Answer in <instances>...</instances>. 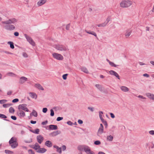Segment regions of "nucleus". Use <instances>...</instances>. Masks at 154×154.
Returning a JSON list of instances; mask_svg holds the SVG:
<instances>
[{"instance_id": "obj_1", "label": "nucleus", "mask_w": 154, "mask_h": 154, "mask_svg": "<svg viewBox=\"0 0 154 154\" xmlns=\"http://www.w3.org/2000/svg\"><path fill=\"white\" fill-rule=\"evenodd\" d=\"M17 21V20L15 18H12L9 19L6 21L2 22V24H6L5 25L4 27L8 30L12 31L15 29V27L13 25L11 24L14 23Z\"/></svg>"}, {"instance_id": "obj_2", "label": "nucleus", "mask_w": 154, "mask_h": 154, "mask_svg": "<svg viewBox=\"0 0 154 154\" xmlns=\"http://www.w3.org/2000/svg\"><path fill=\"white\" fill-rule=\"evenodd\" d=\"M78 149L80 151L84 150L87 154H94V152L91 150L90 148L87 146L80 145L78 146Z\"/></svg>"}, {"instance_id": "obj_3", "label": "nucleus", "mask_w": 154, "mask_h": 154, "mask_svg": "<svg viewBox=\"0 0 154 154\" xmlns=\"http://www.w3.org/2000/svg\"><path fill=\"white\" fill-rule=\"evenodd\" d=\"M9 143L10 146L13 149L17 147L18 145L17 139L15 137H12L9 141Z\"/></svg>"}, {"instance_id": "obj_4", "label": "nucleus", "mask_w": 154, "mask_h": 154, "mask_svg": "<svg viewBox=\"0 0 154 154\" xmlns=\"http://www.w3.org/2000/svg\"><path fill=\"white\" fill-rule=\"evenodd\" d=\"M131 5V2L129 0L123 1L121 2L120 4L121 7L122 8H127L129 7Z\"/></svg>"}, {"instance_id": "obj_5", "label": "nucleus", "mask_w": 154, "mask_h": 154, "mask_svg": "<svg viewBox=\"0 0 154 154\" xmlns=\"http://www.w3.org/2000/svg\"><path fill=\"white\" fill-rule=\"evenodd\" d=\"M54 48L57 50L61 51H66L67 50L66 47L63 45H61L59 44L55 45Z\"/></svg>"}, {"instance_id": "obj_6", "label": "nucleus", "mask_w": 154, "mask_h": 154, "mask_svg": "<svg viewBox=\"0 0 154 154\" xmlns=\"http://www.w3.org/2000/svg\"><path fill=\"white\" fill-rule=\"evenodd\" d=\"M24 36L27 39V41L29 42L31 45L33 46L35 45V43L32 40L30 37L28 36L26 34H25Z\"/></svg>"}, {"instance_id": "obj_7", "label": "nucleus", "mask_w": 154, "mask_h": 154, "mask_svg": "<svg viewBox=\"0 0 154 154\" xmlns=\"http://www.w3.org/2000/svg\"><path fill=\"white\" fill-rule=\"evenodd\" d=\"M26 104H21L19 105L18 109L21 110H23L25 111L28 112L29 110L28 108L26 107Z\"/></svg>"}, {"instance_id": "obj_8", "label": "nucleus", "mask_w": 154, "mask_h": 154, "mask_svg": "<svg viewBox=\"0 0 154 154\" xmlns=\"http://www.w3.org/2000/svg\"><path fill=\"white\" fill-rule=\"evenodd\" d=\"M103 131V126L101 124H100V126L98 131L97 134L98 136H100L101 135Z\"/></svg>"}, {"instance_id": "obj_9", "label": "nucleus", "mask_w": 154, "mask_h": 154, "mask_svg": "<svg viewBox=\"0 0 154 154\" xmlns=\"http://www.w3.org/2000/svg\"><path fill=\"white\" fill-rule=\"evenodd\" d=\"M27 79L26 77L24 76L21 77L19 80V83L20 84H23L26 81Z\"/></svg>"}, {"instance_id": "obj_10", "label": "nucleus", "mask_w": 154, "mask_h": 154, "mask_svg": "<svg viewBox=\"0 0 154 154\" xmlns=\"http://www.w3.org/2000/svg\"><path fill=\"white\" fill-rule=\"evenodd\" d=\"M109 73L111 75H114L118 79H120L119 76V75L116 72L113 70H110L109 71Z\"/></svg>"}, {"instance_id": "obj_11", "label": "nucleus", "mask_w": 154, "mask_h": 154, "mask_svg": "<svg viewBox=\"0 0 154 154\" xmlns=\"http://www.w3.org/2000/svg\"><path fill=\"white\" fill-rule=\"evenodd\" d=\"M37 139L38 142L40 144L43 140L44 138L42 136L39 135L37 136Z\"/></svg>"}, {"instance_id": "obj_12", "label": "nucleus", "mask_w": 154, "mask_h": 154, "mask_svg": "<svg viewBox=\"0 0 154 154\" xmlns=\"http://www.w3.org/2000/svg\"><path fill=\"white\" fill-rule=\"evenodd\" d=\"M47 1V0H40L37 2V5L38 6H42L45 4Z\"/></svg>"}, {"instance_id": "obj_13", "label": "nucleus", "mask_w": 154, "mask_h": 154, "mask_svg": "<svg viewBox=\"0 0 154 154\" xmlns=\"http://www.w3.org/2000/svg\"><path fill=\"white\" fill-rule=\"evenodd\" d=\"M18 116L20 118L23 117L25 116V113L22 110H20L19 112L18 113Z\"/></svg>"}, {"instance_id": "obj_14", "label": "nucleus", "mask_w": 154, "mask_h": 154, "mask_svg": "<svg viewBox=\"0 0 154 154\" xmlns=\"http://www.w3.org/2000/svg\"><path fill=\"white\" fill-rule=\"evenodd\" d=\"M121 90L124 92H127L129 91V89L125 86H122L120 88Z\"/></svg>"}, {"instance_id": "obj_15", "label": "nucleus", "mask_w": 154, "mask_h": 154, "mask_svg": "<svg viewBox=\"0 0 154 154\" xmlns=\"http://www.w3.org/2000/svg\"><path fill=\"white\" fill-rule=\"evenodd\" d=\"M52 55L54 58H63V56L61 54L57 53H54Z\"/></svg>"}, {"instance_id": "obj_16", "label": "nucleus", "mask_w": 154, "mask_h": 154, "mask_svg": "<svg viewBox=\"0 0 154 154\" xmlns=\"http://www.w3.org/2000/svg\"><path fill=\"white\" fill-rule=\"evenodd\" d=\"M35 86L39 90L42 91H43L44 90V89L42 86L39 84H35Z\"/></svg>"}, {"instance_id": "obj_17", "label": "nucleus", "mask_w": 154, "mask_h": 154, "mask_svg": "<svg viewBox=\"0 0 154 154\" xmlns=\"http://www.w3.org/2000/svg\"><path fill=\"white\" fill-rule=\"evenodd\" d=\"M131 31L130 29H127L126 30V32L125 34V36L126 38H128V37L131 34Z\"/></svg>"}, {"instance_id": "obj_18", "label": "nucleus", "mask_w": 154, "mask_h": 154, "mask_svg": "<svg viewBox=\"0 0 154 154\" xmlns=\"http://www.w3.org/2000/svg\"><path fill=\"white\" fill-rule=\"evenodd\" d=\"M31 116H33L35 117H37L38 116V113L34 109L32 110V112L30 114Z\"/></svg>"}, {"instance_id": "obj_19", "label": "nucleus", "mask_w": 154, "mask_h": 154, "mask_svg": "<svg viewBox=\"0 0 154 154\" xmlns=\"http://www.w3.org/2000/svg\"><path fill=\"white\" fill-rule=\"evenodd\" d=\"M146 95L149 98L152 100H154V95L149 93H148L146 94Z\"/></svg>"}, {"instance_id": "obj_20", "label": "nucleus", "mask_w": 154, "mask_h": 154, "mask_svg": "<svg viewBox=\"0 0 154 154\" xmlns=\"http://www.w3.org/2000/svg\"><path fill=\"white\" fill-rule=\"evenodd\" d=\"M49 128L51 130H56L57 128V127L56 125H50L49 126Z\"/></svg>"}, {"instance_id": "obj_21", "label": "nucleus", "mask_w": 154, "mask_h": 154, "mask_svg": "<svg viewBox=\"0 0 154 154\" xmlns=\"http://www.w3.org/2000/svg\"><path fill=\"white\" fill-rule=\"evenodd\" d=\"M29 96L33 98L36 99L37 97V95L34 93H30L29 94Z\"/></svg>"}, {"instance_id": "obj_22", "label": "nucleus", "mask_w": 154, "mask_h": 154, "mask_svg": "<svg viewBox=\"0 0 154 154\" xmlns=\"http://www.w3.org/2000/svg\"><path fill=\"white\" fill-rule=\"evenodd\" d=\"M45 144L48 147H50L52 146V144L51 142L49 140L46 141L45 142Z\"/></svg>"}, {"instance_id": "obj_23", "label": "nucleus", "mask_w": 154, "mask_h": 154, "mask_svg": "<svg viewBox=\"0 0 154 154\" xmlns=\"http://www.w3.org/2000/svg\"><path fill=\"white\" fill-rule=\"evenodd\" d=\"M46 151V149L44 148H39L38 150V152L39 153H43L45 152Z\"/></svg>"}, {"instance_id": "obj_24", "label": "nucleus", "mask_w": 154, "mask_h": 154, "mask_svg": "<svg viewBox=\"0 0 154 154\" xmlns=\"http://www.w3.org/2000/svg\"><path fill=\"white\" fill-rule=\"evenodd\" d=\"M85 32H86L87 33L92 35H94L95 36L97 37L96 34L94 32H91L90 31H87L86 30H85Z\"/></svg>"}, {"instance_id": "obj_25", "label": "nucleus", "mask_w": 154, "mask_h": 154, "mask_svg": "<svg viewBox=\"0 0 154 154\" xmlns=\"http://www.w3.org/2000/svg\"><path fill=\"white\" fill-rule=\"evenodd\" d=\"M8 44L10 45V47L12 49H14V43L12 42H8Z\"/></svg>"}, {"instance_id": "obj_26", "label": "nucleus", "mask_w": 154, "mask_h": 154, "mask_svg": "<svg viewBox=\"0 0 154 154\" xmlns=\"http://www.w3.org/2000/svg\"><path fill=\"white\" fill-rule=\"evenodd\" d=\"M113 137L111 135L108 136L107 137V140L108 141H111L113 140Z\"/></svg>"}, {"instance_id": "obj_27", "label": "nucleus", "mask_w": 154, "mask_h": 154, "mask_svg": "<svg viewBox=\"0 0 154 154\" xmlns=\"http://www.w3.org/2000/svg\"><path fill=\"white\" fill-rule=\"evenodd\" d=\"M82 71L86 73H88V70L85 67H82Z\"/></svg>"}, {"instance_id": "obj_28", "label": "nucleus", "mask_w": 154, "mask_h": 154, "mask_svg": "<svg viewBox=\"0 0 154 154\" xmlns=\"http://www.w3.org/2000/svg\"><path fill=\"white\" fill-rule=\"evenodd\" d=\"M95 86V87L100 91H102V87L101 85L99 84H96Z\"/></svg>"}, {"instance_id": "obj_29", "label": "nucleus", "mask_w": 154, "mask_h": 154, "mask_svg": "<svg viewBox=\"0 0 154 154\" xmlns=\"http://www.w3.org/2000/svg\"><path fill=\"white\" fill-rule=\"evenodd\" d=\"M60 132H59V131H55V132H53L51 134L53 136H56L57 135L59 134H60Z\"/></svg>"}, {"instance_id": "obj_30", "label": "nucleus", "mask_w": 154, "mask_h": 154, "mask_svg": "<svg viewBox=\"0 0 154 154\" xmlns=\"http://www.w3.org/2000/svg\"><path fill=\"white\" fill-rule=\"evenodd\" d=\"M11 105L10 103H7L4 104L3 105V106L4 108H7L10 107Z\"/></svg>"}, {"instance_id": "obj_31", "label": "nucleus", "mask_w": 154, "mask_h": 154, "mask_svg": "<svg viewBox=\"0 0 154 154\" xmlns=\"http://www.w3.org/2000/svg\"><path fill=\"white\" fill-rule=\"evenodd\" d=\"M40 148V146L38 143H35L34 146V149H39Z\"/></svg>"}, {"instance_id": "obj_32", "label": "nucleus", "mask_w": 154, "mask_h": 154, "mask_svg": "<svg viewBox=\"0 0 154 154\" xmlns=\"http://www.w3.org/2000/svg\"><path fill=\"white\" fill-rule=\"evenodd\" d=\"M5 152L6 153H8L9 154H13V152L12 151H11L8 150H5Z\"/></svg>"}, {"instance_id": "obj_33", "label": "nucleus", "mask_w": 154, "mask_h": 154, "mask_svg": "<svg viewBox=\"0 0 154 154\" xmlns=\"http://www.w3.org/2000/svg\"><path fill=\"white\" fill-rule=\"evenodd\" d=\"M106 25V23H105V22L99 24L97 25V26L98 27H104Z\"/></svg>"}, {"instance_id": "obj_34", "label": "nucleus", "mask_w": 154, "mask_h": 154, "mask_svg": "<svg viewBox=\"0 0 154 154\" xmlns=\"http://www.w3.org/2000/svg\"><path fill=\"white\" fill-rule=\"evenodd\" d=\"M14 111V109L12 107H11L9 109V112L10 113H13Z\"/></svg>"}, {"instance_id": "obj_35", "label": "nucleus", "mask_w": 154, "mask_h": 154, "mask_svg": "<svg viewBox=\"0 0 154 154\" xmlns=\"http://www.w3.org/2000/svg\"><path fill=\"white\" fill-rule=\"evenodd\" d=\"M32 132L35 134H38L39 132V130L38 128L36 129L34 131H32Z\"/></svg>"}, {"instance_id": "obj_36", "label": "nucleus", "mask_w": 154, "mask_h": 154, "mask_svg": "<svg viewBox=\"0 0 154 154\" xmlns=\"http://www.w3.org/2000/svg\"><path fill=\"white\" fill-rule=\"evenodd\" d=\"M0 118L4 119H6L7 117L4 114H0Z\"/></svg>"}, {"instance_id": "obj_37", "label": "nucleus", "mask_w": 154, "mask_h": 154, "mask_svg": "<svg viewBox=\"0 0 154 154\" xmlns=\"http://www.w3.org/2000/svg\"><path fill=\"white\" fill-rule=\"evenodd\" d=\"M68 75L67 74H65L63 75L62 77L63 79L66 80L67 79V76Z\"/></svg>"}, {"instance_id": "obj_38", "label": "nucleus", "mask_w": 154, "mask_h": 154, "mask_svg": "<svg viewBox=\"0 0 154 154\" xmlns=\"http://www.w3.org/2000/svg\"><path fill=\"white\" fill-rule=\"evenodd\" d=\"M7 101V100H0V103L3 104L5 103Z\"/></svg>"}, {"instance_id": "obj_39", "label": "nucleus", "mask_w": 154, "mask_h": 154, "mask_svg": "<svg viewBox=\"0 0 154 154\" xmlns=\"http://www.w3.org/2000/svg\"><path fill=\"white\" fill-rule=\"evenodd\" d=\"M94 143L96 145H99L100 144L101 142L99 140H97L94 142Z\"/></svg>"}, {"instance_id": "obj_40", "label": "nucleus", "mask_w": 154, "mask_h": 154, "mask_svg": "<svg viewBox=\"0 0 154 154\" xmlns=\"http://www.w3.org/2000/svg\"><path fill=\"white\" fill-rule=\"evenodd\" d=\"M103 113L102 111H100L99 112V116L100 118V119H102L103 118L102 117V115L103 114Z\"/></svg>"}, {"instance_id": "obj_41", "label": "nucleus", "mask_w": 154, "mask_h": 154, "mask_svg": "<svg viewBox=\"0 0 154 154\" xmlns=\"http://www.w3.org/2000/svg\"><path fill=\"white\" fill-rule=\"evenodd\" d=\"M57 149V151L58 152H59L60 153H61L62 151H61V148L60 147H58V148Z\"/></svg>"}, {"instance_id": "obj_42", "label": "nucleus", "mask_w": 154, "mask_h": 154, "mask_svg": "<svg viewBox=\"0 0 154 154\" xmlns=\"http://www.w3.org/2000/svg\"><path fill=\"white\" fill-rule=\"evenodd\" d=\"M50 111H51L50 115L52 116H53L54 115V111L53 110V109H51L50 110Z\"/></svg>"}, {"instance_id": "obj_43", "label": "nucleus", "mask_w": 154, "mask_h": 154, "mask_svg": "<svg viewBox=\"0 0 154 154\" xmlns=\"http://www.w3.org/2000/svg\"><path fill=\"white\" fill-rule=\"evenodd\" d=\"M48 109L46 108H44L42 109V112L44 113H46L47 112Z\"/></svg>"}, {"instance_id": "obj_44", "label": "nucleus", "mask_w": 154, "mask_h": 154, "mask_svg": "<svg viewBox=\"0 0 154 154\" xmlns=\"http://www.w3.org/2000/svg\"><path fill=\"white\" fill-rule=\"evenodd\" d=\"M18 101H19L18 99H17V98H16V99H14L13 100L12 102L13 103H14L17 102H18Z\"/></svg>"}, {"instance_id": "obj_45", "label": "nucleus", "mask_w": 154, "mask_h": 154, "mask_svg": "<svg viewBox=\"0 0 154 154\" xmlns=\"http://www.w3.org/2000/svg\"><path fill=\"white\" fill-rule=\"evenodd\" d=\"M63 119V117H59L57 118V120L58 121H60V120H62Z\"/></svg>"}, {"instance_id": "obj_46", "label": "nucleus", "mask_w": 154, "mask_h": 154, "mask_svg": "<svg viewBox=\"0 0 154 154\" xmlns=\"http://www.w3.org/2000/svg\"><path fill=\"white\" fill-rule=\"evenodd\" d=\"M23 55L24 57H28V55L25 52H23Z\"/></svg>"}, {"instance_id": "obj_47", "label": "nucleus", "mask_w": 154, "mask_h": 154, "mask_svg": "<svg viewBox=\"0 0 154 154\" xmlns=\"http://www.w3.org/2000/svg\"><path fill=\"white\" fill-rule=\"evenodd\" d=\"M28 152L29 154H35L34 153L32 150H28Z\"/></svg>"}, {"instance_id": "obj_48", "label": "nucleus", "mask_w": 154, "mask_h": 154, "mask_svg": "<svg viewBox=\"0 0 154 154\" xmlns=\"http://www.w3.org/2000/svg\"><path fill=\"white\" fill-rule=\"evenodd\" d=\"M149 133L151 135H154V131L151 130V131H149Z\"/></svg>"}, {"instance_id": "obj_49", "label": "nucleus", "mask_w": 154, "mask_h": 154, "mask_svg": "<svg viewBox=\"0 0 154 154\" xmlns=\"http://www.w3.org/2000/svg\"><path fill=\"white\" fill-rule=\"evenodd\" d=\"M110 21V18L109 17L107 18L106 19V20L104 22L105 23H106V25Z\"/></svg>"}, {"instance_id": "obj_50", "label": "nucleus", "mask_w": 154, "mask_h": 154, "mask_svg": "<svg viewBox=\"0 0 154 154\" xmlns=\"http://www.w3.org/2000/svg\"><path fill=\"white\" fill-rule=\"evenodd\" d=\"M8 75L9 76H14L15 75L12 73H8Z\"/></svg>"}, {"instance_id": "obj_51", "label": "nucleus", "mask_w": 154, "mask_h": 154, "mask_svg": "<svg viewBox=\"0 0 154 154\" xmlns=\"http://www.w3.org/2000/svg\"><path fill=\"white\" fill-rule=\"evenodd\" d=\"M70 27V24H67L66 26V29L67 30H68L69 29Z\"/></svg>"}, {"instance_id": "obj_52", "label": "nucleus", "mask_w": 154, "mask_h": 154, "mask_svg": "<svg viewBox=\"0 0 154 154\" xmlns=\"http://www.w3.org/2000/svg\"><path fill=\"white\" fill-rule=\"evenodd\" d=\"M109 63L112 66H114V67H116V65L114 63L111 62H109Z\"/></svg>"}, {"instance_id": "obj_53", "label": "nucleus", "mask_w": 154, "mask_h": 154, "mask_svg": "<svg viewBox=\"0 0 154 154\" xmlns=\"http://www.w3.org/2000/svg\"><path fill=\"white\" fill-rule=\"evenodd\" d=\"M11 118L13 120H15L17 119V118L15 116H11Z\"/></svg>"}, {"instance_id": "obj_54", "label": "nucleus", "mask_w": 154, "mask_h": 154, "mask_svg": "<svg viewBox=\"0 0 154 154\" xmlns=\"http://www.w3.org/2000/svg\"><path fill=\"white\" fill-rule=\"evenodd\" d=\"M12 93V91H8L7 92V94L8 95H10Z\"/></svg>"}, {"instance_id": "obj_55", "label": "nucleus", "mask_w": 154, "mask_h": 154, "mask_svg": "<svg viewBox=\"0 0 154 154\" xmlns=\"http://www.w3.org/2000/svg\"><path fill=\"white\" fill-rule=\"evenodd\" d=\"M14 35L16 36H17L19 35V33L18 32H15L14 33Z\"/></svg>"}, {"instance_id": "obj_56", "label": "nucleus", "mask_w": 154, "mask_h": 154, "mask_svg": "<svg viewBox=\"0 0 154 154\" xmlns=\"http://www.w3.org/2000/svg\"><path fill=\"white\" fill-rule=\"evenodd\" d=\"M110 114L111 117L112 118H114L115 117V116H114V114L113 113H110Z\"/></svg>"}, {"instance_id": "obj_57", "label": "nucleus", "mask_w": 154, "mask_h": 154, "mask_svg": "<svg viewBox=\"0 0 154 154\" xmlns=\"http://www.w3.org/2000/svg\"><path fill=\"white\" fill-rule=\"evenodd\" d=\"M100 119L103 122V123H106V121L103 118H102V119Z\"/></svg>"}, {"instance_id": "obj_58", "label": "nucleus", "mask_w": 154, "mask_h": 154, "mask_svg": "<svg viewBox=\"0 0 154 154\" xmlns=\"http://www.w3.org/2000/svg\"><path fill=\"white\" fill-rule=\"evenodd\" d=\"M62 148L63 150L64 151L66 150V147L65 146L63 145V146H62Z\"/></svg>"}, {"instance_id": "obj_59", "label": "nucleus", "mask_w": 154, "mask_h": 154, "mask_svg": "<svg viewBox=\"0 0 154 154\" xmlns=\"http://www.w3.org/2000/svg\"><path fill=\"white\" fill-rule=\"evenodd\" d=\"M78 122L79 124H81L83 123V122L82 120L79 119L78 120Z\"/></svg>"}, {"instance_id": "obj_60", "label": "nucleus", "mask_w": 154, "mask_h": 154, "mask_svg": "<svg viewBox=\"0 0 154 154\" xmlns=\"http://www.w3.org/2000/svg\"><path fill=\"white\" fill-rule=\"evenodd\" d=\"M48 123L47 121H45V122H42V124L43 125H46Z\"/></svg>"}, {"instance_id": "obj_61", "label": "nucleus", "mask_w": 154, "mask_h": 154, "mask_svg": "<svg viewBox=\"0 0 154 154\" xmlns=\"http://www.w3.org/2000/svg\"><path fill=\"white\" fill-rule=\"evenodd\" d=\"M88 109L92 112H93L94 111V108L93 107H88Z\"/></svg>"}, {"instance_id": "obj_62", "label": "nucleus", "mask_w": 154, "mask_h": 154, "mask_svg": "<svg viewBox=\"0 0 154 154\" xmlns=\"http://www.w3.org/2000/svg\"><path fill=\"white\" fill-rule=\"evenodd\" d=\"M67 124L69 125H72V123L71 121H69L67 122Z\"/></svg>"}, {"instance_id": "obj_63", "label": "nucleus", "mask_w": 154, "mask_h": 154, "mask_svg": "<svg viewBox=\"0 0 154 154\" xmlns=\"http://www.w3.org/2000/svg\"><path fill=\"white\" fill-rule=\"evenodd\" d=\"M143 76H144L146 77H149V75L148 74H146V73L144 74H143Z\"/></svg>"}, {"instance_id": "obj_64", "label": "nucleus", "mask_w": 154, "mask_h": 154, "mask_svg": "<svg viewBox=\"0 0 154 154\" xmlns=\"http://www.w3.org/2000/svg\"><path fill=\"white\" fill-rule=\"evenodd\" d=\"M36 121H33L31 120L30 121V123L32 124H35L36 123Z\"/></svg>"}]
</instances>
